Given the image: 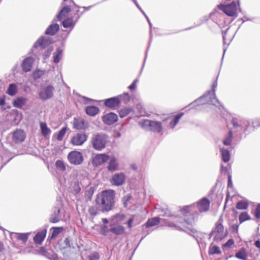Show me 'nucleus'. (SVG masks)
Wrapping results in <instances>:
<instances>
[{"instance_id": "774afa93", "label": "nucleus", "mask_w": 260, "mask_h": 260, "mask_svg": "<svg viewBox=\"0 0 260 260\" xmlns=\"http://www.w3.org/2000/svg\"><path fill=\"white\" fill-rule=\"evenodd\" d=\"M255 246L257 248H260V241L257 240L255 242Z\"/></svg>"}, {"instance_id": "412c9836", "label": "nucleus", "mask_w": 260, "mask_h": 260, "mask_svg": "<svg viewBox=\"0 0 260 260\" xmlns=\"http://www.w3.org/2000/svg\"><path fill=\"white\" fill-rule=\"evenodd\" d=\"M60 212V210L58 207H55L53 209V213L49 218V221L51 223H56L58 222L61 219Z\"/></svg>"}, {"instance_id": "052dcab7", "label": "nucleus", "mask_w": 260, "mask_h": 260, "mask_svg": "<svg viewBox=\"0 0 260 260\" xmlns=\"http://www.w3.org/2000/svg\"><path fill=\"white\" fill-rule=\"evenodd\" d=\"M92 7L93 5L89 6L88 7H82V8L84 9V11L81 13V15H82L85 11L89 10Z\"/></svg>"}, {"instance_id": "e2e57ef3", "label": "nucleus", "mask_w": 260, "mask_h": 260, "mask_svg": "<svg viewBox=\"0 0 260 260\" xmlns=\"http://www.w3.org/2000/svg\"><path fill=\"white\" fill-rule=\"evenodd\" d=\"M135 5L137 6V7L139 9V10L141 11L142 10L141 7L140 6V5L138 4L137 1L136 0H132Z\"/></svg>"}, {"instance_id": "79ce46f5", "label": "nucleus", "mask_w": 260, "mask_h": 260, "mask_svg": "<svg viewBox=\"0 0 260 260\" xmlns=\"http://www.w3.org/2000/svg\"><path fill=\"white\" fill-rule=\"evenodd\" d=\"M67 130V127H62L57 133L56 135V139L58 141H61L62 140L66 133Z\"/></svg>"}, {"instance_id": "603ef678", "label": "nucleus", "mask_w": 260, "mask_h": 260, "mask_svg": "<svg viewBox=\"0 0 260 260\" xmlns=\"http://www.w3.org/2000/svg\"><path fill=\"white\" fill-rule=\"evenodd\" d=\"M254 215L256 218H260V204L257 205L255 210Z\"/></svg>"}, {"instance_id": "864d4df0", "label": "nucleus", "mask_w": 260, "mask_h": 260, "mask_svg": "<svg viewBox=\"0 0 260 260\" xmlns=\"http://www.w3.org/2000/svg\"><path fill=\"white\" fill-rule=\"evenodd\" d=\"M138 82V79L135 80L131 85L128 86V89L130 90H134L136 88L137 83Z\"/></svg>"}, {"instance_id": "4c0bfd02", "label": "nucleus", "mask_w": 260, "mask_h": 260, "mask_svg": "<svg viewBox=\"0 0 260 260\" xmlns=\"http://www.w3.org/2000/svg\"><path fill=\"white\" fill-rule=\"evenodd\" d=\"M236 257L239 259L245 260L247 258V255L244 248H241L236 254Z\"/></svg>"}, {"instance_id": "c03bdc74", "label": "nucleus", "mask_w": 260, "mask_h": 260, "mask_svg": "<svg viewBox=\"0 0 260 260\" xmlns=\"http://www.w3.org/2000/svg\"><path fill=\"white\" fill-rule=\"evenodd\" d=\"M118 96L119 97L120 101H123L125 104H127L131 100V96L129 93L125 92L122 94L119 95Z\"/></svg>"}, {"instance_id": "a878e982", "label": "nucleus", "mask_w": 260, "mask_h": 260, "mask_svg": "<svg viewBox=\"0 0 260 260\" xmlns=\"http://www.w3.org/2000/svg\"><path fill=\"white\" fill-rule=\"evenodd\" d=\"M46 235V230L38 232L34 237V240L36 244H41L44 240Z\"/></svg>"}, {"instance_id": "a19ab883", "label": "nucleus", "mask_w": 260, "mask_h": 260, "mask_svg": "<svg viewBox=\"0 0 260 260\" xmlns=\"http://www.w3.org/2000/svg\"><path fill=\"white\" fill-rule=\"evenodd\" d=\"M250 219V216L247 214L246 212H242L239 216V220L240 221V223H242L245 221L248 220Z\"/></svg>"}, {"instance_id": "13d9d810", "label": "nucleus", "mask_w": 260, "mask_h": 260, "mask_svg": "<svg viewBox=\"0 0 260 260\" xmlns=\"http://www.w3.org/2000/svg\"><path fill=\"white\" fill-rule=\"evenodd\" d=\"M102 231L104 235H106L107 233L108 232V230L107 229V226L104 225L102 226Z\"/></svg>"}, {"instance_id": "1a4fd4ad", "label": "nucleus", "mask_w": 260, "mask_h": 260, "mask_svg": "<svg viewBox=\"0 0 260 260\" xmlns=\"http://www.w3.org/2000/svg\"><path fill=\"white\" fill-rule=\"evenodd\" d=\"M68 159L72 165H79L83 161V157L82 153L77 151H72L68 155Z\"/></svg>"}, {"instance_id": "f257e3e1", "label": "nucleus", "mask_w": 260, "mask_h": 260, "mask_svg": "<svg viewBox=\"0 0 260 260\" xmlns=\"http://www.w3.org/2000/svg\"><path fill=\"white\" fill-rule=\"evenodd\" d=\"M209 207V200L206 198H203L196 204H192L183 208L181 212L184 216L183 219L176 217L173 221H168L167 224L170 227L183 231L194 237V234L197 233V231L193 228V224L199 215L196 209H197L199 212L202 213L208 211Z\"/></svg>"}, {"instance_id": "6ab92c4d", "label": "nucleus", "mask_w": 260, "mask_h": 260, "mask_svg": "<svg viewBox=\"0 0 260 260\" xmlns=\"http://www.w3.org/2000/svg\"><path fill=\"white\" fill-rule=\"evenodd\" d=\"M73 125L74 128L77 129H83L88 127V123L81 118H75Z\"/></svg>"}, {"instance_id": "20e7f679", "label": "nucleus", "mask_w": 260, "mask_h": 260, "mask_svg": "<svg viewBox=\"0 0 260 260\" xmlns=\"http://www.w3.org/2000/svg\"><path fill=\"white\" fill-rule=\"evenodd\" d=\"M217 86V81L216 80L212 85V91H207L203 96L190 104V105H194L195 104H196V105H199L200 104L204 105L209 104L214 105L219 108L220 107L222 108V105L216 97L215 92Z\"/></svg>"}, {"instance_id": "f8f14e48", "label": "nucleus", "mask_w": 260, "mask_h": 260, "mask_svg": "<svg viewBox=\"0 0 260 260\" xmlns=\"http://www.w3.org/2000/svg\"><path fill=\"white\" fill-rule=\"evenodd\" d=\"M87 139V136L83 133H77L71 140V143L74 146L82 145Z\"/></svg>"}, {"instance_id": "09e8293b", "label": "nucleus", "mask_w": 260, "mask_h": 260, "mask_svg": "<svg viewBox=\"0 0 260 260\" xmlns=\"http://www.w3.org/2000/svg\"><path fill=\"white\" fill-rule=\"evenodd\" d=\"M88 257V260H99L100 255L98 252H94L89 255Z\"/></svg>"}, {"instance_id": "423d86ee", "label": "nucleus", "mask_w": 260, "mask_h": 260, "mask_svg": "<svg viewBox=\"0 0 260 260\" xmlns=\"http://www.w3.org/2000/svg\"><path fill=\"white\" fill-rule=\"evenodd\" d=\"M140 123L143 128L154 133H159L162 131V124L160 121L145 119Z\"/></svg>"}, {"instance_id": "393cba45", "label": "nucleus", "mask_w": 260, "mask_h": 260, "mask_svg": "<svg viewBox=\"0 0 260 260\" xmlns=\"http://www.w3.org/2000/svg\"><path fill=\"white\" fill-rule=\"evenodd\" d=\"M80 17V15H78L76 21H74L73 18L72 17L67 18L64 19L62 22V26L64 28H69V27H73L75 25L76 23L78 21V19Z\"/></svg>"}, {"instance_id": "0eeeda50", "label": "nucleus", "mask_w": 260, "mask_h": 260, "mask_svg": "<svg viewBox=\"0 0 260 260\" xmlns=\"http://www.w3.org/2000/svg\"><path fill=\"white\" fill-rule=\"evenodd\" d=\"M226 234V231H224L223 226L220 221H218L215 228L210 233V237L213 238L214 241H219L225 237Z\"/></svg>"}, {"instance_id": "e433bc0d", "label": "nucleus", "mask_w": 260, "mask_h": 260, "mask_svg": "<svg viewBox=\"0 0 260 260\" xmlns=\"http://www.w3.org/2000/svg\"><path fill=\"white\" fill-rule=\"evenodd\" d=\"M221 253V251L218 246H216L213 244H211L209 247V253L213 255L215 254H219Z\"/></svg>"}, {"instance_id": "4468645a", "label": "nucleus", "mask_w": 260, "mask_h": 260, "mask_svg": "<svg viewBox=\"0 0 260 260\" xmlns=\"http://www.w3.org/2000/svg\"><path fill=\"white\" fill-rule=\"evenodd\" d=\"M125 181V175L123 173L115 174L111 179L112 184L115 186H120L122 185Z\"/></svg>"}, {"instance_id": "f03ea898", "label": "nucleus", "mask_w": 260, "mask_h": 260, "mask_svg": "<svg viewBox=\"0 0 260 260\" xmlns=\"http://www.w3.org/2000/svg\"><path fill=\"white\" fill-rule=\"evenodd\" d=\"M233 129L240 134L251 133L260 126V118L255 119L250 121L241 117H234L231 120Z\"/></svg>"}, {"instance_id": "b1692460", "label": "nucleus", "mask_w": 260, "mask_h": 260, "mask_svg": "<svg viewBox=\"0 0 260 260\" xmlns=\"http://www.w3.org/2000/svg\"><path fill=\"white\" fill-rule=\"evenodd\" d=\"M59 29V26L58 24L52 23L48 27L45 33L47 35L53 36L58 31Z\"/></svg>"}, {"instance_id": "bb28decb", "label": "nucleus", "mask_w": 260, "mask_h": 260, "mask_svg": "<svg viewBox=\"0 0 260 260\" xmlns=\"http://www.w3.org/2000/svg\"><path fill=\"white\" fill-rule=\"evenodd\" d=\"M18 92V87L15 83L9 84L6 93L10 96H14Z\"/></svg>"}, {"instance_id": "c756f323", "label": "nucleus", "mask_w": 260, "mask_h": 260, "mask_svg": "<svg viewBox=\"0 0 260 260\" xmlns=\"http://www.w3.org/2000/svg\"><path fill=\"white\" fill-rule=\"evenodd\" d=\"M71 11V8L69 6H66L62 8L57 15V18L60 20L64 16L67 15Z\"/></svg>"}, {"instance_id": "c9c22d12", "label": "nucleus", "mask_w": 260, "mask_h": 260, "mask_svg": "<svg viewBox=\"0 0 260 260\" xmlns=\"http://www.w3.org/2000/svg\"><path fill=\"white\" fill-rule=\"evenodd\" d=\"M160 218L157 217L149 219L146 223L147 228L157 225L160 222Z\"/></svg>"}, {"instance_id": "680f3d73", "label": "nucleus", "mask_w": 260, "mask_h": 260, "mask_svg": "<svg viewBox=\"0 0 260 260\" xmlns=\"http://www.w3.org/2000/svg\"><path fill=\"white\" fill-rule=\"evenodd\" d=\"M221 172L222 173H226L228 172V168L226 167L221 166Z\"/></svg>"}, {"instance_id": "aec40b11", "label": "nucleus", "mask_w": 260, "mask_h": 260, "mask_svg": "<svg viewBox=\"0 0 260 260\" xmlns=\"http://www.w3.org/2000/svg\"><path fill=\"white\" fill-rule=\"evenodd\" d=\"M34 61V59L31 57L24 59L21 64L22 70L25 72H29L31 70Z\"/></svg>"}, {"instance_id": "de8ad7c7", "label": "nucleus", "mask_w": 260, "mask_h": 260, "mask_svg": "<svg viewBox=\"0 0 260 260\" xmlns=\"http://www.w3.org/2000/svg\"><path fill=\"white\" fill-rule=\"evenodd\" d=\"M131 199L132 197L129 194H127L123 197L122 201L125 207H127L128 206Z\"/></svg>"}, {"instance_id": "0e129e2a", "label": "nucleus", "mask_w": 260, "mask_h": 260, "mask_svg": "<svg viewBox=\"0 0 260 260\" xmlns=\"http://www.w3.org/2000/svg\"><path fill=\"white\" fill-rule=\"evenodd\" d=\"M131 168L133 170H135V171H136V170H138V166H137V165L136 164H132V165H131Z\"/></svg>"}, {"instance_id": "49530a36", "label": "nucleus", "mask_w": 260, "mask_h": 260, "mask_svg": "<svg viewBox=\"0 0 260 260\" xmlns=\"http://www.w3.org/2000/svg\"><path fill=\"white\" fill-rule=\"evenodd\" d=\"M248 206V203L245 201H239L237 203L236 208L240 210H245L247 208Z\"/></svg>"}, {"instance_id": "4d7b16f0", "label": "nucleus", "mask_w": 260, "mask_h": 260, "mask_svg": "<svg viewBox=\"0 0 260 260\" xmlns=\"http://www.w3.org/2000/svg\"><path fill=\"white\" fill-rule=\"evenodd\" d=\"M234 244V241L232 239H229L224 244V247H229Z\"/></svg>"}, {"instance_id": "6e6d98bb", "label": "nucleus", "mask_w": 260, "mask_h": 260, "mask_svg": "<svg viewBox=\"0 0 260 260\" xmlns=\"http://www.w3.org/2000/svg\"><path fill=\"white\" fill-rule=\"evenodd\" d=\"M229 28H228L225 31H222V37H223V44L224 45L226 43V33H227V31L228 30H229Z\"/></svg>"}, {"instance_id": "473e14b6", "label": "nucleus", "mask_w": 260, "mask_h": 260, "mask_svg": "<svg viewBox=\"0 0 260 260\" xmlns=\"http://www.w3.org/2000/svg\"><path fill=\"white\" fill-rule=\"evenodd\" d=\"M233 139V131L230 130L229 132L224 136L223 139V143L225 146H229L231 145Z\"/></svg>"}, {"instance_id": "58836bf2", "label": "nucleus", "mask_w": 260, "mask_h": 260, "mask_svg": "<svg viewBox=\"0 0 260 260\" xmlns=\"http://www.w3.org/2000/svg\"><path fill=\"white\" fill-rule=\"evenodd\" d=\"M133 109L131 107H126L122 109L119 111V116L121 118H123L128 115L132 111Z\"/></svg>"}, {"instance_id": "cd10ccee", "label": "nucleus", "mask_w": 260, "mask_h": 260, "mask_svg": "<svg viewBox=\"0 0 260 260\" xmlns=\"http://www.w3.org/2000/svg\"><path fill=\"white\" fill-rule=\"evenodd\" d=\"M109 231L115 235H119L124 233L125 228L122 225H116L111 227Z\"/></svg>"}, {"instance_id": "4be33fe9", "label": "nucleus", "mask_w": 260, "mask_h": 260, "mask_svg": "<svg viewBox=\"0 0 260 260\" xmlns=\"http://www.w3.org/2000/svg\"><path fill=\"white\" fill-rule=\"evenodd\" d=\"M118 162L115 157H111L110 159L107 169L108 171L113 172L118 169Z\"/></svg>"}, {"instance_id": "c85d7f7f", "label": "nucleus", "mask_w": 260, "mask_h": 260, "mask_svg": "<svg viewBox=\"0 0 260 260\" xmlns=\"http://www.w3.org/2000/svg\"><path fill=\"white\" fill-rule=\"evenodd\" d=\"M41 134L46 138L51 134V130L48 127L47 124L45 122H41L40 123Z\"/></svg>"}, {"instance_id": "f704fd0d", "label": "nucleus", "mask_w": 260, "mask_h": 260, "mask_svg": "<svg viewBox=\"0 0 260 260\" xmlns=\"http://www.w3.org/2000/svg\"><path fill=\"white\" fill-rule=\"evenodd\" d=\"M88 211L91 216L94 217L98 214L99 212L101 211V210L99 206L96 204L95 205L90 206Z\"/></svg>"}, {"instance_id": "9b49d317", "label": "nucleus", "mask_w": 260, "mask_h": 260, "mask_svg": "<svg viewBox=\"0 0 260 260\" xmlns=\"http://www.w3.org/2000/svg\"><path fill=\"white\" fill-rule=\"evenodd\" d=\"M183 113H180L173 117H169L164 120L168 128L173 129L178 124L180 118L183 115Z\"/></svg>"}, {"instance_id": "7c9ffc66", "label": "nucleus", "mask_w": 260, "mask_h": 260, "mask_svg": "<svg viewBox=\"0 0 260 260\" xmlns=\"http://www.w3.org/2000/svg\"><path fill=\"white\" fill-rule=\"evenodd\" d=\"M85 111L87 114L91 116H93L98 113L99 109L96 106H90L86 107Z\"/></svg>"}, {"instance_id": "ddd939ff", "label": "nucleus", "mask_w": 260, "mask_h": 260, "mask_svg": "<svg viewBox=\"0 0 260 260\" xmlns=\"http://www.w3.org/2000/svg\"><path fill=\"white\" fill-rule=\"evenodd\" d=\"M105 105L112 109L117 108L120 105V99L119 96H114L105 100Z\"/></svg>"}, {"instance_id": "f3484780", "label": "nucleus", "mask_w": 260, "mask_h": 260, "mask_svg": "<svg viewBox=\"0 0 260 260\" xmlns=\"http://www.w3.org/2000/svg\"><path fill=\"white\" fill-rule=\"evenodd\" d=\"M51 41L50 38L41 37L35 42L34 47L36 48L40 47L42 49H44L51 44Z\"/></svg>"}, {"instance_id": "a18cd8bd", "label": "nucleus", "mask_w": 260, "mask_h": 260, "mask_svg": "<svg viewBox=\"0 0 260 260\" xmlns=\"http://www.w3.org/2000/svg\"><path fill=\"white\" fill-rule=\"evenodd\" d=\"M17 239L26 243L28 238L29 233H17Z\"/></svg>"}, {"instance_id": "2eb2a0df", "label": "nucleus", "mask_w": 260, "mask_h": 260, "mask_svg": "<svg viewBox=\"0 0 260 260\" xmlns=\"http://www.w3.org/2000/svg\"><path fill=\"white\" fill-rule=\"evenodd\" d=\"M109 158V155L106 154H97L93 158L92 163L94 166H99L105 163Z\"/></svg>"}, {"instance_id": "bf43d9fd", "label": "nucleus", "mask_w": 260, "mask_h": 260, "mask_svg": "<svg viewBox=\"0 0 260 260\" xmlns=\"http://www.w3.org/2000/svg\"><path fill=\"white\" fill-rule=\"evenodd\" d=\"M125 216L123 214H117L115 216L116 218L119 219V220H123Z\"/></svg>"}, {"instance_id": "338daca9", "label": "nucleus", "mask_w": 260, "mask_h": 260, "mask_svg": "<svg viewBox=\"0 0 260 260\" xmlns=\"http://www.w3.org/2000/svg\"><path fill=\"white\" fill-rule=\"evenodd\" d=\"M64 243H66V245L70 247V240L69 238H66L64 240Z\"/></svg>"}, {"instance_id": "a211bd4d", "label": "nucleus", "mask_w": 260, "mask_h": 260, "mask_svg": "<svg viewBox=\"0 0 260 260\" xmlns=\"http://www.w3.org/2000/svg\"><path fill=\"white\" fill-rule=\"evenodd\" d=\"M25 137V133L23 130L17 129L13 132V140L16 143H20L24 141Z\"/></svg>"}, {"instance_id": "8fccbe9b", "label": "nucleus", "mask_w": 260, "mask_h": 260, "mask_svg": "<svg viewBox=\"0 0 260 260\" xmlns=\"http://www.w3.org/2000/svg\"><path fill=\"white\" fill-rule=\"evenodd\" d=\"M53 50L52 48H48L44 53V59H47L49 57V56L50 55L51 52Z\"/></svg>"}, {"instance_id": "72a5a7b5", "label": "nucleus", "mask_w": 260, "mask_h": 260, "mask_svg": "<svg viewBox=\"0 0 260 260\" xmlns=\"http://www.w3.org/2000/svg\"><path fill=\"white\" fill-rule=\"evenodd\" d=\"M62 50L60 48H57L53 54V62L55 63H58L62 56Z\"/></svg>"}, {"instance_id": "3c124183", "label": "nucleus", "mask_w": 260, "mask_h": 260, "mask_svg": "<svg viewBox=\"0 0 260 260\" xmlns=\"http://www.w3.org/2000/svg\"><path fill=\"white\" fill-rule=\"evenodd\" d=\"M135 216H133L128 219V221L127 222V225L129 229H131L133 227L132 223L135 221Z\"/></svg>"}, {"instance_id": "2f4dec72", "label": "nucleus", "mask_w": 260, "mask_h": 260, "mask_svg": "<svg viewBox=\"0 0 260 260\" xmlns=\"http://www.w3.org/2000/svg\"><path fill=\"white\" fill-rule=\"evenodd\" d=\"M220 151L221 152L222 160L225 162H228L230 159V154L228 150L220 147Z\"/></svg>"}, {"instance_id": "dca6fc26", "label": "nucleus", "mask_w": 260, "mask_h": 260, "mask_svg": "<svg viewBox=\"0 0 260 260\" xmlns=\"http://www.w3.org/2000/svg\"><path fill=\"white\" fill-rule=\"evenodd\" d=\"M117 115L114 113H109L102 117L103 122L107 125H111L117 121Z\"/></svg>"}, {"instance_id": "9d476101", "label": "nucleus", "mask_w": 260, "mask_h": 260, "mask_svg": "<svg viewBox=\"0 0 260 260\" xmlns=\"http://www.w3.org/2000/svg\"><path fill=\"white\" fill-rule=\"evenodd\" d=\"M54 88L52 85H48L43 87L39 93V98L46 101L53 97Z\"/></svg>"}, {"instance_id": "39448f33", "label": "nucleus", "mask_w": 260, "mask_h": 260, "mask_svg": "<svg viewBox=\"0 0 260 260\" xmlns=\"http://www.w3.org/2000/svg\"><path fill=\"white\" fill-rule=\"evenodd\" d=\"M108 141V136L103 133L94 134L91 139L92 147L98 151H101L104 149Z\"/></svg>"}, {"instance_id": "ea45409f", "label": "nucleus", "mask_w": 260, "mask_h": 260, "mask_svg": "<svg viewBox=\"0 0 260 260\" xmlns=\"http://www.w3.org/2000/svg\"><path fill=\"white\" fill-rule=\"evenodd\" d=\"M62 227H53L51 229L52 231L51 236L52 238L56 237L59 234H60L63 230Z\"/></svg>"}, {"instance_id": "37998d69", "label": "nucleus", "mask_w": 260, "mask_h": 260, "mask_svg": "<svg viewBox=\"0 0 260 260\" xmlns=\"http://www.w3.org/2000/svg\"><path fill=\"white\" fill-rule=\"evenodd\" d=\"M56 167L61 171H65L66 170V165L65 163L61 160H57L55 162Z\"/></svg>"}, {"instance_id": "6e6552de", "label": "nucleus", "mask_w": 260, "mask_h": 260, "mask_svg": "<svg viewBox=\"0 0 260 260\" xmlns=\"http://www.w3.org/2000/svg\"><path fill=\"white\" fill-rule=\"evenodd\" d=\"M217 7L228 16L234 17V19L238 16V8L235 2L225 5L220 4Z\"/></svg>"}, {"instance_id": "7ed1b4c3", "label": "nucleus", "mask_w": 260, "mask_h": 260, "mask_svg": "<svg viewBox=\"0 0 260 260\" xmlns=\"http://www.w3.org/2000/svg\"><path fill=\"white\" fill-rule=\"evenodd\" d=\"M114 196V191L112 190H104L97 195L95 203L102 212H107L112 210L115 202Z\"/></svg>"}, {"instance_id": "5701e85b", "label": "nucleus", "mask_w": 260, "mask_h": 260, "mask_svg": "<svg viewBox=\"0 0 260 260\" xmlns=\"http://www.w3.org/2000/svg\"><path fill=\"white\" fill-rule=\"evenodd\" d=\"M27 102V99L24 97H18L15 99L13 101V106L21 109L23 106L25 105Z\"/></svg>"}, {"instance_id": "5fc2aeb1", "label": "nucleus", "mask_w": 260, "mask_h": 260, "mask_svg": "<svg viewBox=\"0 0 260 260\" xmlns=\"http://www.w3.org/2000/svg\"><path fill=\"white\" fill-rule=\"evenodd\" d=\"M239 225L234 224L231 226V229L233 232L237 233L238 231Z\"/></svg>"}, {"instance_id": "69168bd1", "label": "nucleus", "mask_w": 260, "mask_h": 260, "mask_svg": "<svg viewBox=\"0 0 260 260\" xmlns=\"http://www.w3.org/2000/svg\"><path fill=\"white\" fill-rule=\"evenodd\" d=\"M5 104V100L4 98H0V106L4 105Z\"/></svg>"}]
</instances>
